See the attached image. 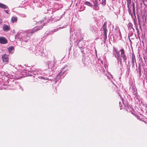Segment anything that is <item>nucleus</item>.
Returning a JSON list of instances; mask_svg holds the SVG:
<instances>
[{"instance_id": "obj_39", "label": "nucleus", "mask_w": 147, "mask_h": 147, "mask_svg": "<svg viewBox=\"0 0 147 147\" xmlns=\"http://www.w3.org/2000/svg\"><path fill=\"white\" fill-rule=\"evenodd\" d=\"M57 4V3H56V5Z\"/></svg>"}, {"instance_id": "obj_31", "label": "nucleus", "mask_w": 147, "mask_h": 147, "mask_svg": "<svg viewBox=\"0 0 147 147\" xmlns=\"http://www.w3.org/2000/svg\"><path fill=\"white\" fill-rule=\"evenodd\" d=\"M60 18L58 19H57L56 20V21H58V20H60Z\"/></svg>"}, {"instance_id": "obj_23", "label": "nucleus", "mask_w": 147, "mask_h": 147, "mask_svg": "<svg viewBox=\"0 0 147 147\" xmlns=\"http://www.w3.org/2000/svg\"><path fill=\"white\" fill-rule=\"evenodd\" d=\"M95 27L93 26H92L91 27V30L92 31H94L95 30Z\"/></svg>"}, {"instance_id": "obj_35", "label": "nucleus", "mask_w": 147, "mask_h": 147, "mask_svg": "<svg viewBox=\"0 0 147 147\" xmlns=\"http://www.w3.org/2000/svg\"><path fill=\"white\" fill-rule=\"evenodd\" d=\"M123 98H121L122 101V102H123Z\"/></svg>"}, {"instance_id": "obj_4", "label": "nucleus", "mask_w": 147, "mask_h": 147, "mask_svg": "<svg viewBox=\"0 0 147 147\" xmlns=\"http://www.w3.org/2000/svg\"><path fill=\"white\" fill-rule=\"evenodd\" d=\"M113 53L115 57L116 58L120 57V54L119 51H118L117 49L115 47H113Z\"/></svg>"}, {"instance_id": "obj_33", "label": "nucleus", "mask_w": 147, "mask_h": 147, "mask_svg": "<svg viewBox=\"0 0 147 147\" xmlns=\"http://www.w3.org/2000/svg\"><path fill=\"white\" fill-rule=\"evenodd\" d=\"M64 28V27H59V28L60 29V28Z\"/></svg>"}, {"instance_id": "obj_32", "label": "nucleus", "mask_w": 147, "mask_h": 147, "mask_svg": "<svg viewBox=\"0 0 147 147\" xmlns=\"http://www.w3.org/2000/svg\"><path fill=\"white\" fill-rule=\"evenodd\" d=\"M15 68L17 70H19L20 69H18V68L17 67H16Z\"/></svg>"}, {"instance_id": "obj_17", "label": "nucleus", "mask_w": 147, "mask_h": 147, "mask_svg": "<svg viewBox=\"0 0 147 147\" xmlns=\"http://www.w3.org/2000/svg\"><path fill=\"white\" fill-rule=\"evenodd\" d=\"M85 4L90 7H92L93 5L90 2L88 1H86L85 2Z\"/></svg>"}, {"instance_id": "obj_18", "label": "nucleus", "mask_w": 147, "mask_h": 147, "mask_svg": "<svg viewBox=\"0 0 147 147\" xmlns=\"http://www.w3.org/2000/svg\"><path fill=\"white\" fill-rule=\"evenodd\" d=\"M106 26V24L105 23L102 26V29L103 30V32H107V29Z\"/></svg>"}, {"instance_id": "obj_34", "label": "nucleus", "mask_w": 147, "mask_h": 147, "mask_svg": "<svg viewBox=\"0 0 147 147\" xmlns=\"http://www.w3.org/2000/svg\"><path fill=\"white\" fill-rule=\"evenodd\" d=\"M18 67L20 68V67H21V66L20 65V66H18Z\"/></svg>"}, {"instance_id": "obj_9", "label": "nucleus", "mask_w": 147, "mask_h": 147, "mask_svg": "<svg viewBox=\"0 0 147 147\" xmlns=\"http://www.w3.org/2000/svg\"><path fill=\"white\" fill-rule=\"evenodd\" d=\"M94 4V9L95 10H99V7H98V0H95L93 2Z\"/></svg>"}, {"instance_id": "obj_1", "label": "nucleus", "mask_w": 147, "mask_h": 147, "mask_svg": "<svg viewBox=\"0 0 147 147\" xmlns=\"http://www.w3.org/2000/svg\"><path fill=\"white\" fill-rule=\"evenodd\" d=\"M43 25H41L39 27H34L32 30H28L25 31L27 34V35H26V37L28 38V39H29V37L31 36L34 32L42 29L43 27Z\"/></svg>"}, {"instance_id": "obj_38", "label": "nucleus", "mask_w": 147, "mask_h": 147, "mask_svg": "<svg viewBox=\"0 0 147 147\" xmlns=\"http://www.w3.org/2000/svg\"><path fill=\"white\" fill-rule=\"evenodd\" d=\"M58 30V28L57 29L56 31H57V30Z\"/></svg>"}, {"instance_id": "obj_37", "label": "nucleus", "mask_w": 147, "mask_h": 147, "mask_svg": "<svg viewBox=\"0 0 147 147\" xmlns=\"http://www.w3.org/2000/svg\"><path fill=\"white\" fill-rule=\"evenodd\" d=\"M111 78H112V75H111Z\"/></svg>"}, {"instance_id": "obj_25", "label": "nucleus", "mask_w": 147, "mask_h": 147, "mask_svg": "<svg viewBox=\"0 0 147 147\" xmlns=\"http://www.w3.org/2000/svg\"><path fill=\"white\" fill-rule=\"evenodd\" d=\"M133 11H134V10H135L134 4V3H133Z\"/></svg>"}, {"instance_id": "obj_7", "label": "nucleus", "mask_w": 147, "mask_h": 147, "mask_svg": "<svg viewBox=\"0 0 147 147\" xmlns=\"http://www.w3.org/2000/svg\"><path fill=\"white\" fill-rule=\"evenodd\" d=\"M2 58L3 62L5 63H7L8 62L9 58L8 55H3L2 57Z\"/></svg>"}, {"instance_id": "obj_8", "label": "nucleus", "mask_w": 147, "mask_h": 147, "mask_svg": "<svg viewBox=\"0 0 147 147\" xmlns=\"http://www.w3.org/2000/svg\"><path fill=\"white\" fill-rule=\"evenodd\" d=\"M7 43V40L6 38L3 37H0V43L2 44H6Z\"/></svg>"}, {"instance_id": "obj_12", "label": "nucleus", "mask_w": 147, "mask_h": 147, "mask_svg": "<svg viewBox=\"0 0 147 147\" xmlns=\"http://www.w3.org/2000/svg\"><path fill=\"white\" fill-rule=\"evenodd\" d=\"M136 62V59L134 54H132L131 58V63L133 66H134V63Z\"/></svg>"}, {"instance_id": "obj_14", "label": "nucleus", "mask_w": 147, "mask_h": 147, "mask_svg": "<svg viewBox=\"0 0 147 147\" xmlns=\"http://www.w3.org/2000/svg\"><path fill=\"white\" fill-rule=\"evenodd\" d=\"M133 93L134 96V98L135 99H138L139 98L137 94V91L136 90L134 89L133 92Z\"/></svg>"}, {"instance_id": "obj_28", "label": "nucleus", "mask_w": 147, "mask_h": 147, "mask_svg": "<svg viewBox=\"0 0 147 147\" xmlns=\"http://www.w3.org/2000/svg\"><path fill=\"white\" fill-rule=\"evenodd\" d=\"M119 106L120 107H122V105H121V102L120 101H119Z\"/></svg>"}, {"instance_id": "obj_13", "label": "nucleus", "mask_w": 147, "mask_h": 147, "mask_svg": "<svg viewBox=\"0 0 147 147\" xmlns=\"http://www.w3.org/2000/svg\"><path fill=\"white\" fill-rule=\"evenodd\" d=\"M0 8L4 9H8L7 6L1 3H0Z\"/></svg>"}, {"instance_id": "obj_11", "label": "nucleus", "mask_w": 147, "mask_h": 147, "mask_svg": "<svg viewBox=\"0 0 147 147\" xmlns=\"http://www.w3.org/2000/svg\"><path fill=\"white\" fill-rule=\"evenodd\" d=\"M3 30L5 32H7L10 29V27L7 25L4 24L3 26Z\"/></svg>"}, {"instance_id": "obj_20", "label": "nucleus", "mask_w": 147, "mask_h": 147, "mask_svg": "<svg viewBox=\"0 0 147 147\" xmlns=\"http://www.w3.org/2000/svg\"><path fill=\"white\" fill-rule=\"evenodd\" d=\"M116 58L117 59L118 62H119L120 64H121L122 63V60L121 58L119 57L118 58Z\"/></svg>"}, {"instance_id": "obj_2", "label": "nucleus", "mask_w": 147, "mask_h": 147, "mask_svg": "<svg viewBox=\"0 0 147 147\" xmlns=\"http://www.w3.org/2000/svg\"><path fill=\"white\" fill-rule=\"evenodd\" d=\"M27 34L26 32H20L19 34H17L15 36L16 37L20 39H22L24 41H28V38L26 37Z\"/></svg>"}, {"instance_id": "obj_26", "label": "nucleus", "mask_w": 147, "mask_h": 147, "mask_svg": "<svg viewBox=\"0 0 147 147\" xmlns=\"http://www.w3.org/2000/svg\"><path fill=\"white\" fill-rule=\"evenodd\" d=\"M138 22H139V25H140V20L139 17L138 18Z\"/></svg>"}, {"instance_id": "obj_6", "label": "nucleus", "mask_w": 147, "mask_h": 147, "mask_svg": "<svg viewBox=\"0 0 147 147\" xmlns=\"http://www.w3.org/2000/svg\"><path fill=\"white\" fill-rule=\"evenodd\" d=\"M56 60L55 59L54 60L53 62L49 61L48 63V66L49 68L52 69L54 67L55 64L56 63Z\"/></svg>"}, {"instance_id": "obj_40", "label": "nucleus", "mask_w": 147, "mask_h": 147, "mask_svg": "<svg viewBox=\"0 0 147 147\" xmlns=\"http://www.w3.org/2000/svg\"><path fill=\"white\" fill-rule=\"evenodd\" d=\"M33 75L32 74L31 75V76H32Z\"/></svg>"}, {"instance_id": "obj_15", "label": "nucleus", "mask_w": 147, "mask_h": 147, "mask_svg": "<svg viewBox=\"0 0 147 147\" xmlns=\"http://www.w3.org/2000/svg\"><path fill=\"white\" fill-rule=\"evenodd\" d=\"M8 50L10 53H13L14 51V47H9L8 48Z\"/></svg>"}, {"instance_id": "obj_27", "label": "nucleus", "mask_w": 147, "mask_h": 147, "mask_svg": "<svg viewBox=\"0 0 147 147\" xmlns=\"http://www.w3.org/2000/svg\"><path fill=\"white\" fill-rule=\"evenodd\" d=\"M2 22V20L1 19H0V24H1Z\"/></svg>"}, {"instance_id": "obj_21", "label": "nucleus", "mask_w": 147, "mask_h": 147, "mask_svg": "<svg viewBox=\"0 0 147 147\" xmlns=\"http://www.w3.org/2000/svg\"><path fill=\"white\" fill-rule=\"evenodd\" d=\"M101 4L103 5H104L106 4V0H102Z\"/></svg>"}, {"instance_id": "obj_29", "label": "nucleus", "mask_w": 147, "mask_h": 147, "mask_svg": "<svg viewBox=\"0 0 147 147\" xmlns=\"http://www.w3.org/2000/svg\"><path fill=\"white\" fill-rule=\"evenodd\" d=\"M22 17H26V15H23Z\"/></svg>"}, {"instance_id": "obj_22", "label": "nucleus", "mask_w": 147, "mask_h": 147, "mask_svg": "<svg viewBox=\"0 0 147 147\" xmlns=\"http://www.w3.org/2000/svg\"><path fill=\"white\" fill-rule=\"evenodd\" d=\"M7 9L6 10H5L4 11L7 14H9V8Z\"/></svg>"}, {"instance_id": "obj_3", "label": "nucleus", "mask_w": 147, "mask_h": 147, "mask_svg": "<svg viewBox=\"0 0 147 147\" xmlns=\"http://www.w3.org/2000/svg\"><path fill=\"white\" fill-rule=\"evenodd\" d=\"M33 77L35 78L36 79L38 78L41 79H44L45 80H47L48 78H44V77H41V76H39V75L40 74V71L37 70L35 71H33Z\"/></svg>"}, {"instance_id": "obj_10", "label": "nucleus", "mask_w": 147, "mask_h": 147, "mask_svg": "<svg viewBox=\"0 0 147 147\" xmlns=\"http://www.w3.org/2000/svg\"><path fill=\"white\" fill-rule=\"evenodd\" d=\"M37 52L36 53V55H40L41 56H44V54H43V51L44 49L42 48H41L40 49V50H37Z\"/></svg>"}, {"instance_id": "obj_16", "label": "nucleus", "mask_w": 147, "mask_h": 147, "mask_svg": "<svg viewBox=\"0 0 147 147\" xmlns=\"http://www.w3.org/2000/svg\"><path fill=\"white\" fill-rule=\"evenodd\" d=\"M17 17L15 16H13L11 18V21L12 22H16L17 21Z\"/></svg>"}, {"instance_id": "obj_5", "label": "nucleus", "mask_w": 147, "mask_h": 147, "mask_svg": "<svg viewBox=\"0 0 147 147\" xmlns=\"http://www.w3.org/2000/svg\"><path fill=\"white\" fill-rule=\"evenodd\" d=\"M120 51L121 52V56L123 58V61H125L126 59V57L125 54V51L122 48L120 50Z\"/></svg>"}, {"instance_id": "obj_19", "label": "nucleus", "mask_w": 147, "mask_h": 147, "mask_svg": "<svg viewBox=\"0 0 147 147\" xmlns=\"http://www.w3.org/2000/svg\"><path fill=\"white\" fill-rule=\"evenodd\" d=\"M103 33L104 34V37L103 38L105 40L107 38V32H103Z\"/></svg>"}, {"instance_id": "obj_36", "label": "nucleus", "mask_w": 147, "mask_h": 147, "mask_svg": "<svg viewBox=\"0 0 147 147\" xmlns=\"http://www.w3.org/2000/svg\"><path fill=\"white\" fill-rule=\"evenodd\" d=\"M61 7H62V6L61 5L60 7H59L60 8H61Z\"/></svg>"}, {"instance_id": "obj_30", "label": "nucleus", "mask_w": 147, "mask_h": 147, "mask_svg": "<svg viewBox=\"0 0 147 147\" xmlns=\"http://www.w3.org/2000/svg\"><path fill=\"white\" fill-rule=\"evenodd\" d=\"M43 22V21L42 20L41 21H40V23H42Z\"/></svg>"}, {"instance_id": "obj_24", "label": "nucleus", "mask_w": 147, "mask_h": 147, "mask_svg": "<svg viewBox=\"0 0 147 147\" xmlns=\"http://www.w3.org/2000/svg\"><path fill=\"white\" fill-rule=\"evenodd\" d=\"M131 3V0H128L127 1V4L129 5Z\"/></svg>"}]
</instances>
